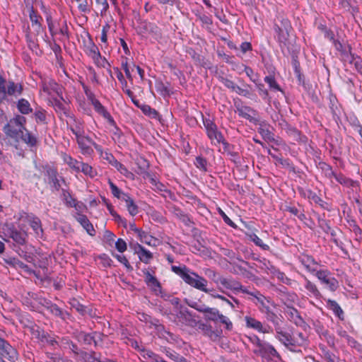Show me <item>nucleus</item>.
I'll return each mask as SVG.
<instances>
[{"label": "nucleus", "mask_w": 362, "mask_h": 362, "mask_svg": "<svg viewBox=\"0 0 362 362\" xmlns=\"http://www.w3.org/2000/svg\"><path fill=\"white\" fill-rule=\"evenodd\" d=\"M24 90V86L21 83H15L13 81L6 80L0 75V104L6 102L13 103L16 102L10 99V96L18 97L21 95Z\"/></svg>", "instance_id": "nucleus-1"}, {"label": "nucleus", "mask_w": 362, "mask_h": 362, "mask_svg": "<svg viewBox=\"0 0 362 362\" xmlns=\"http://www.w3.org/2000/svg\"><path fill=\"white\" fill-rule=\"evenodd\" d=\"M275 30L278 33V40L280 43L281 48L283 53L286 55L284 46L288 45V43H294L295 38L291 36L290 33L293 31L291 22L288 18L283 16H279L274 24Z\"/></svg>", "instance_id": "nucleus-2"}, {"label": "nucleus", "mask_w": 362, "mask_h": 362, "mask_svg": "<svg viewBox=\"0 0 362 362\" xmlns=\"http://www.w3.org/2000/svg\"><path fill=\"white\" fill-rule=\"evenodd\" d=\"M263 305L262 313L265 314L266 319L268 322H271L274 328L276 334V338L281 340L288 341V336L286 335V330L284 327V318L279 314L277 315L269 306L265 305L264 302L261 301Z\"/></svg>", "instance_id": "nucleus-3"}, {"label": "nucleus", "mask_w": 362, "mask_h": 362, "mask_svg": "<svg viewBox=\"0 0 362 362\" xmlns=\"http://www.w3.org/2000/svg\"><path fill=\"white\" fill-rule=\"evenodd\" d=\"M27 119L21 115H16L11 118L3 127V132L7 137L14 139L18 142L20 133L25 129Z\"/></svg>", "instance_id": "nucleus-4"}, {"label": "nucleus", "mask_w": 362, "mask_h": 362, "mask_svg": "<svg viewBox=\"0 0 362 362\" xmlns=\"http://www.w3.org/2000/svg\"><path fill=\"white\" fill-rule=\"evenodd\" d=\"M258 344L259 346L257 349L253 350V353L263 358H265L267 361L272 360V358H277L281 359V356L276 350V349L267 342L259 343Z\"/></svg>", "instance_id": "nucleus-5"}, {"label": "nucleus", "mask_w": 362, "mask_h": 362, "mask_svg": "<svg viewBox=\"0 0 362 362\" xmlns=\"http://www.w3.org/2000/svg\"><path fill=\"white\" fill-rule=\"evenodd\" d=\"M318 281L325 288L331 291H334L339 286L338 281L334 274L327 269L318 270Z\"/></svg>", "instance_id": "nucleus-6"}, {"label": "nucleus", "mask_w": 362, "mask_h": 362, "mask_svg": "<svg viewBox=\"0 0 362 362\" xmlns=\"http://www.w3.org/2000/svg\"><path fill=\"white\" fill-rule=\"evenodd\" d=\"M281 129L284 131L289 139L291 144H295L299 142H305L306 137L302 136L300 131L293 127L286 121L280 123Z\"/></svg>", "instance_id": "nucleus-7"}, {"label": "nucleus", "mask_w": 362, "mask_h": 362, "mask_svg": "<svg viewBox=\"0 0 362 362\" xmlns=\"http://www.w3.org/2000/svg\"><path fill=\"white\" fill-rule=\"evenodd\" d=\"M204 313V318L207 321L217 322L219 320L221 323L226 325V328L228 330H231L233 324L229 321L226 317L219 313V311L216 308H209L208 309L202 310Z\"/></svg>", "instance_id": "nucleus-8"}, {"label": "nucleus", "mask_w": 362, "mask_h": 362, "mask_svg": "<svg viewBox=\"0 0 362 362\" xmlns=\"http://www.w3.org/2000/svg\"><path fill=\"white\" fill-rule=\"evenodd\" d=\"M17 359L16 350L5 339L0 340V362L14 361Z\"/></svg>", "instance_id": "nucleus-9"}, {"label": "nucleus", "mask_w": 362, "mask_h": 362, "mask_svg": "<svg viewBox=\"0 0 362 362\" xmlns=\"http://www.w3.org/2000/svg\"><path fill=\"white\" fill-rule=\"evenodd\" d=\"M203 123L206 130V134L209 139L211 141L216 140L218 144L224 141L223 134L218 131L217 125L210 119H203Z\"/></svg>", "instance_id": "nucleus-10"}, {"label": "nucleus", "mask_w": 362, "mask_h": 362, "mask_svg": "<svg viewBox=\"0 0 362 362\" xmlns=\"http://www.w3.org/2000/svg\"><path fill=\"white\" fill-rule=\"evenodd\" d=\"M286 49L288 54H290L291 56V63L294 68V71L296 74L297 75L299 81H300L301 78V74H300V62L298 59V55L300 52V47L296 43H288V45L284 46V49Z\"/></svg>", "instance_id": "nucleus-11"}, {"label": "nucleus", "mask_w": 362, "mask_h": 362, "mask_svg": "<svg viewBox=\"0 0 362 362\" xmlns=\"http://www.w3.org/2000/svg\"><path fill=\"white\" fill-rule=\"evenodd\" d=\"M286 335L288 337V341L281 340L280 341L291 350H293V348L298 346H302L305 341L304 334L300 332L296 333V336L294 334H291L286 331Z\"/></svg>", "instance_id": "nucleus-12"}, {"label": "nucleus", "mask_w": 362, "mask_h": 362, "mask_svg": "<svg viewBox=\"0 0 362 362\" xmlns=\"http://www.w3.org/2000/svg\"><path fill=\"white\" fill-rule=\"evenodd\" d=\"M177 316L188 326L194 327L198 325L199 322L195 319L196 315L193 314L187 308H184L182 305H180V310Z\"/></svg>", "instance_id": "nucleus-13"}, {"label": "nucleus", "mask_w": 362, "mask_h": 362, "mask_svg": "<svg viewBox=\"0 0 362 362\" xmlns=\"http://www.w3.org/2000/svg\"><path fill=\"white\" fill-rule=\"evenodd\" d=\"M143 273L145 275V283L148 287H149L151 291L156 294L158 295V292L160 293H162V286L160 281L157 279V278L153 276L148 270L144 269Z\"/></svg>", "instance_id": "nucleus-14"}, {"label": "nucleus", "mask_w": 362, "mask_h": 362, "mask_svg": "<svg viewBox=\"0 0 362 362\" xmlns=\"http://www.w3.org/2000/svg\"><path fill=\"white\" fill-rule=\"evenodd\" d=\"M106 159L110 164L114 166L121 174L124 175L127 178L133 179L134 174L129 171L128 169L120 162H119L112 153H107L104 158Z\"/></svg>", "instance_id": "nucleus-15"}, {"label": "nucleus", "mask_w": 362, "mask_h": 362, "mask_svg": "<svg viewBox=\"0 0 362 362\" xmlns=\"http://www.w3.org/2000/svg\"><path fill=\"white\" fill-rule=\"evenodd\" d=\"M87 35L88 40H83V46L86 48V51L89 52L88 54L89 55H91L95 63L98 64L99 63V59H101V54L97 45L94 43L90 35L88 33Z\"/></svg>", "instance_id": "nucleus-16"}, {"label": "nucleus", "mask_w": 362, "mask_h": 362, "mask_svg": "<svg viewBox=\"0 0 362 362\" xmlns=\"http://www.w3.org/2000/svg\"><path fill=\"white\" fill-rule=\"evenodd\" d=\"M245 320L246 322V326L249 328H252L264 334L273 332V329H272L271 327L268 325L263 326L260 321L256 320L254 317L250 316H245Z\"/></svg>", "instance_id": "nucleus-17"}, {"label": "nucleus", "mask_w": 362, "mask_h": 362, "mask_svg": "<svg viewBox=\"0 0 362 362\" xmlns=\"http://www.w3.org/2000/svg\"><path fill=\"white\" fill-rule=\"evenodd\" d=\"M318 29L320 30L322 34L324 35L325 39H327L330 42L333 43L337 50L344 52H345V49H344V46L342 43L334 38V31L327 28L325 25H320L318 27Z\"/></svg>", "instance_id": "nucleus-18"}, {"label": "nucleus", "mask_w": 362, "mask_h": 362, "mask_svg": "<svg viewBox=\"0 0 362 362\" xmlns=\"http://www.w3.org/2000/svg\"><path fill=\"white\" fill-rule=\"evenodd\" d=\"M9 237L12 238L16 243L19 245H24L26 243L27 233L25 232L19 231L15 228L14 226L12 225L11 228L8 229Z\"/></svg>", "instance_id": "nucleus-19"}, {"label": "nucleus", "mask_w": 362, "mask_h": 362, "mask_svg": "<svg viewBox=\"0 0 362 362\" xmlns=\"http://www.w3.org/2000/svg\"><path fill=\"white\" fill-rule=\"evenodd\" d=\"M220 283L227 289L240 291L241 290L243 293L253 295L252 293H249L246 289L243 288L241 284L236 281H230L226 278L219 279Z\"/></svg>", "instance_id": "nucleus-20"}, {"label": "nucleus", "mask_w": 362, "mask_h": 362, "mask_svg": "<svg viewBox=\"0 0 362 362\" xmlns=\"http://www.w3.org/2000/svg\"><path fill=\"white\" fill-rule=\"evenodd\" d=\"M76 220L81 223L83 228L86 230V232L91 236H94L95 233V230L93 228V224L90 222L88 217L82 214H78V217Z\"/></svg>", "instance_id": "nucleus-21"}, {"label": "nucleus", "mask_w": 362, "mask_h": 362, "mask_svg": "<svg viewBox=\"0 0 362 362\" xmlns=\"http://www.w3.org/2000/svg\"><path fill=\"white\" fill-rule=\"evenodd\" d=\"M192 274L195 276L194 282L193 284V287L199 289L205 293H210L214 291V289H209L206 288L207 281L204 277L199 276L197 274L194 272H192Z\"/></svg>", "instance_id": "nucleus-22"}, {"label": "nucleus", "mask_w": 362, "mask_h": 362, "mask_svg": "<svg viewBox=\"0 0 362 362\" xmlns=\"http://www.w3.org/2000/svg\"><path fill=\"white\" fill-rule=\"evenodd\" d=\"M28 328L31 334L42 342L45 341L47 338L49 337V334L37 325L30 326Z\"/></svg>", "instance_id": "nucleus-23"}, {"label": "nucleus", "mask_w": 362, "mask_h": 362, "mask_svg": "<svg viewBox=\"0 0 362 362\" xmlns=\"http://www.w3.org/2000/svg\"><path fill=\"white\" fill-rule=\"evenodd\" d=\"M258 132L262 135L264 140L269 142H275L274 134L269 130V125L264 122L260 124Z\"/></svg>", "instance_id": "nucleus-24"}, {"label": "nucleus", "mask_w": 362, "mask_h": 362, "mask_svg": "<svg viewBox=\"0 0 362 362\" xmlns=\"http://www.w3.org/2000/svg\"><path fill=\"white\" fill-rule=\"evenodd\" d=\"M57 175H58V173H57V169H55L54 168H51V167H48L46 169V175L49 178V183L52 182L53 187H54V189L58 191V190H59L61 185L59 184V180L57 178Z\"/></svg>", "instance_id": "nucleus-25"}, {"label": "nucleus", "mask_w": 362, "mask_h": 362, "mask_svg": "<svg viewBox=\"0 0 362 362\" xmlns=\"http://www.w3.org/2000/svg\"><path fill=\"white\" fill-rule=\"evenodd\" d=\"M192 231L194 233H193L194 238H198L199 237L201 236L200 234H199V235L197 234L198 230L197 228H194ZM191 247L192 248V252L194 253H197V252H199L204 255H206L209 252L208 248H206L204 245H203L199 239H197V243L192 245Z\"/></svg>", "instance_id": "nucleus-26"}, {"label": "nucleus", "mask_w": 362, "mask_h": 362, "mask_svg": "<svg viewBox=\"0 0 362 362\" xmlns=\"http://www.w3.org/2000/svg\"><path fill=\"white\" fill-rule=\"evenodd\" d=\"M288 320L293 322L297 326H300L304 323L303 318L300 317L299 312L293 307H288L286 310Z\"/></svg>", "instance_id": "nucleus-27"}, {"label": "nucleus", "mask_w": 362, "mask_h": 362, "mask_svg": "<svg viewBox=\"0 0 362 362\" xmlns=\"http://www.w3.org/2000/svg\"><path fill=\"white\" fill-rule=\"evenodd\" d=\"M19 138L30 147L35 146L37 144V138L33 135L26 128L23 133H20Z\"/></svg>", "instance_id": "nucleus-28"}, {"label": "nucleus", "mask_w": 362, "mask_h": 362, "mask_svg": "<svg viewBox=\"0 0 362 362\" xmlns=\"http://www.w3.org/2000/svg\"><path fill=\"white\" fill-rule=\"evenodd\" d=\"M122 200L126 202L127 208L129 214L132 216H136L139 212V209L133 199L131 198L127 194H123Z\"/></svg>", "instance_id": "nucleus-29"}, {"label": "nucleus", "mask_w": 362, "mask_h": 362, "mask_svg": "<svg viewBox=\"0 0 362 362\" xmlns=\"http://www.w3.org/2000/svg\"><path fill=\"white\" fill-rule=\"evenodd\" d=\"M15 104H16L18 112L22 115H28L33 112V108L26 99L21 98Z\"/></svg>", "instance_id": "nucleus-30"}, {"label": "nucleus", "mask_w": 362, "mask_h": 362, "mask_svg": "<svg viewBox=\"0 0 362 362\" xmlns=\"http://www.w3.org/2000/svg\"><path fill=\"white\" fill-rule=\"evenodd\" d=\"M140 110L142 111V112L148 116L149 117L152 119H157L158 120H160V113L156 110L153 108H151L150 105H140L139 107Z\"/></svg>", "instance_id": "nucleus-31"}, {"label": "nucleus", "mask_w": 362, "mask_h": 362, "mask_svg": "<svg viewBox=\"0 0 362 362\" xmlns=\"http://www.w3.org/2000/svg\"><path fill=\"white\" fill-rule=\"evenodd\" d=\"M76 339H78V341H82L83 344L86 345H90L92 342H94L95 346L98 345L94 336L89 333L79 332L76 335Z\"/></svg>", "instance_id": "nucleus-32"}, {"label": "nucleus", "mask_w": 362, "mask_h": 362, "mask_svg": "<svg viewBox=\"0 0 362 362\" xmlns=\"http://www.w3.org/2000/svg\"><path fill=\"white\" fill-rule=\"evenodd\" d=\"M327 306L329 309L332 310L336 316H337L339 319H344V312L339 305L334 300H332L328 299L327 300Z\"/></svg>", "instance_id": "nucleus-33"}, {"label": "nucleus", "mask_w": 362, "mask_h": 362, "mask_svg": "<svg viewBox=\"0 0 362 362\" xmlns=\"http://www.w3.org/2000/svg\"><path fill=\"white\" fill-rule=\"evenodd\" d=\"M25 39L29 49L33 52H35L37 54V50H40L38 45L39 38L33 37L30 32H28L25 35Z\"/></svg>", "instance_id": "nucleus-34"}, {"label": "nucleus", "mask_w": 362, "mask_h": 362, "mask_svg": "<svg viewBox=\"0 0 362 362\" xmlns=\"http://www.w3.org/2000/svg\"><path fill=\"white\" fill-rule=\"evenodd\" d=\"M349 230L354 234V238L358 242H361L362 240V230L358 226L356 222L354 220H351L348 222Z\"/></svg>", "instance_id": "nucleus-35"}, {"label": "nucleus", "mask_w": 362, "mask_h": 362, "mask_svg": "<svg viewBox=\"0 0 362 362\" xmlns=\"http://www.w3.org/2000/svg\"><path fill=\"white\" fill-rule=\"evenodd\" d=\"M62 199L65 202L66 205L69 207L76 208V205H78V202L74 198H73L69 191L62 189Z\"/></svg>", "instance_id": "nucleus-36"}, {"label": "nucleus", "mask_w": 362, "mask_h": 362, "mask_svg": "<svg viewBox=\"0 0 362 362\" xmlns=\"http://www.w3.org/2000/svg\"><path fill=\"white\" fill-rule=\"evenodd\" d=\"M174 213L175 216L187 226H189L191 223L194 222L191 220L187 214L182 211L179 208L174 209Z\"/></svg>", "instance_id": "nucleus-37"}, {"label": "nucleus", "mask_w": 362, "mask_h": 362, "mask_svg": "<svg viewBox=\"0 0 362 362\" xmlns=\"http://www.w3.org/2000/svg\"><path fill=\"white\" fill-rule=\"evenodd\" d=\"M51 314L65 320V316L68 315L66 311L62 310L57 304L52 303L49 305L47 310Z\"/></svg>", "instance_id": "nucleus-38"}, {"label": "nucleus", "mask_w": 362, "mask_h": 362, "mask_svg": "<svg viewBox=\"0 0 362 362\" xmlns=\"http://www.w3.org/2000/svg\"><path fill=\"white\" fill-rule=\"evenodd\" d=\"M221 144L223 146L224 152H226L229 156L235 158L238 157V153L235 151V146L233 144H229L224 139V141H221Z\"/></svg>", "instance_id": "nucleus-39"}, {"label": "nucleus", "mask_w": 362, "mask_h": 362, "mask_svg": "<svg viewBox=\"0 0 362 362\" xmlns=\"http://www.w3.org/2000/svg\"><path fill=\"white\" fill-rule=\"evenodd\" d=\"M264 81L267 83H268V85L271 89H274V90L280 91L282 93L283 95H284V91L281 88L280 86L276 81V79L273 75H269V76H265Z\"/></svg>", "instance_id": "nucleus-40"}, {"label": "nucleus", "mask_w": 362, "mask_h": 362, "mask_svg": "<svg viewBox=\"0 0 362 362\" xmlns=\"http://www.w3.org/2000/svg\"><path fill=\"white\" fill-rule=\"evenodd\" d=\"M161 351L163 353H165L168 358H170L175 362H180V359H182L183 357L182 356L180 355L179 354L176 353L174 351H170V349L167 347H162Z\"/></svg>", "instance_id": "nucleus-41"}, {"label": "nucleus", "mask_w": 362, "mask_h": 362, "mask_svg": "<svg viewBox=\"0 0 362 362\" xmlns=\"http://www.w3.org/2000/svg\"><path fill=\"white\" fill-rule=\"evenodd\" d=\"M256 86L259 90V94L262 96L264 100H267V102L271 101V97L269 95L268 90L265 88L264 85L262 83H258L257 80L256 81Z\"/></svg>", "instance_id": "nucleus-42"}, {"label": "nucleus", "mask_w": 362, "mask_h": 362, "mask_svg": "<svg viewBox=\"0 0 362 362\" xmlns=\"http://www.w3.org/2000/svg\"><path fill=\"white\" fill-rule=\"evenodd\" d=\"M156 90L158 93H160L163 97L170 95V90L166 86H165V84L161 81L156 82Z\"/></svg>", "instance_id": "nucleus-43"}, {"label": "nucleus", "mask_w": 362, "mask_h": 362, "mask_svg": "<svg viewBox=\"0 0 362 362\" xmlns=\"http://www.w3.org/2000/svg\"><path fill=\"white\" fill-rule=\"evenodd\" d=\"M91 104L93 105L95 110L102 116L103 115H109V112L106 110V108L100 103V102L98 99H95L91 102Z\"/></svg>", "instance_id": "nucleus-44"}, {"label": "nucleus", "mask_w": 362, "mask_h": 362, "mask_svg": "<svg viewBox=\"0 0 362 362\" xmlns=\"http://www.w3.org/2000/svg\"><path fill=\"white\" fill-rule=\"evenodd\" d=\"M138 236L140 239V240L146 244V245H152V243L151 241L153 240H156V238H154L152 235H149L147 232L146 231H144V230H141V232L138 234Z\"/></svg>", "instance_id": "nucleus-45"}, {"label": "nucleus", "mask_w": 362, "mask_h": 362, "mask_svg": "<svg viewBox=\"0 0 362 362\" xmlns=\"http://www.w3.org/2000/svg\"><path fill=\"white\" fill-rule=\"evenodd\" d=\"M70 305L72 308H75L76 310L82 315H84L86 313V307L80 303V302L76 298H72L70 300Z\"/></svg>", "instance_id": "nucleus-46"}, {"label": "nucleus", "mask_w": 362, "mask_h": 362, "mask_svg": "<svg viewBox=\"0 0 362 362\" xmlns=\"http://www.w3.org/2000/svg\"><path fill=\"white\" fill-rule=\"evenodd\" d=\"M139 257L140 261H141L142 262L145 264H148L150 261L153 259V256L150 251L144 248V250H142L141 252L139 253Z\"/></svg>", "instance_id": "nucleus-47"}, {"label": "nucleus", "mask_w": 362, "mask_h": 362, "mask_svg": "<svg viewBox=\"0 0 362 362\" xmlns=\"http://www.w3.org/2000/svg\"><path fill=\"white\" fill-rule=\"evenodd\" d=\"M250 240H252L256 245L260 247L264 250H269V246L267 244H264L262 240L255 233L249 235Z\"/></svg>", "instance_id": "nucleus-48"}, {"label": "nucleus", "mask_w": 362, "mask_h": 362, "mask_svg": "<svg viewBox=\"0 0 362 362\" xmlns=\"http://www.w3.org/2000/svg\"><path fill=\"white\" fill-rule=\"evenodd\" d=\"M207 160L205 158L202 156L196 157L194 164L197 166V168H198L204 172L207 171Z\"/></svg>", "instance_id": "nucleus-49"}, {"label": "nucleus", "mask_w": 362, "mask_h": 362, "mask_svg": "<svg viewBox=\"0 0 362 362\" xmlns=\"http://www.w3.org/2000/svg\"><path fill=\"white\" fill-rule=\"evenodd\" d=\"M108 184L110 185L113 196L117 199H122L123 194L124 193L122 192V190L119 189L110 179L108 180Z\"/></svg>", "instance_id": "nucleus-50"}, {"label": "nucleus", "mask_w": 362, "mask_h": 362, "mask_svg": "<svg viewBox=\"0 0 362 362\" xmlns=\"http://www.w3.org/2000/svg\"><path fill=\"white\" fill-rule=\"evenodd\" d=\"M80 171L83 172L86 175H89L90 177H93L96 175V173H94L92 166L88 163H81Z\"/></svg>", "instance_id": "nucleus-51"}, {"label": "nucleus", "mask_w": 362, "mask_h": 362, "mask_svg": "<svg viewBox=\"0 0 362 362\" xmlns=\"http://www.w3.org/2000/svg\"><path fill=\"white\" fill-rule=\"evenodd\" d=\"M141 351L144 352V354L143 356L144 358H151L152 361L151 362H160L161 361V357L158 356V354H155L154 352L150 351V350H145L142 349Z\"/></svg>", "instance_id": "nucleus-52"}, {"label": "nucleus", "mask_w": 362, "mask_h": 362, "mask_svg": "<svg viewBox=\"0 0 362 362\" xmlns=\"http://www.w3.org/2000/svg\"><path fill=\"white\" fill-rule=\"evenodd\" d=\"M29 17L33 25H36L41 23L40 20H42V18L40 15L37 14V11L34 10L33 6L30 11Z\"/></svg>", "instance_id": "nucleus-53"}, {"label": "nucleus", "mask_w": 362, "mask_h": 362, "mask_svg": "<svg viewBox=\"0 0 362 362\" xmlns=\"http://www.w3.org/2000/svg\"><path fill=\"white\" fill-rule=\"evenodd\" d=\"M320 349H322L323 357L326 360V362H338V359L335 355L325 350L324 346H320Z\"/></svg>", "instance_id": "nucleus-54"}, {"label": "nucleus", "mask_w": 362, "mask_h": 362, "mask_svg": "<svg viewBox=\"0 0 362 362\" xmlns=\"http://www.w3.org/2000/svg\"><path fill=\"white\" fill-rule=\"evenodd\" d=\"M338 182L349 187H355L357 186V182H355L349 178H346L344 176H340L337 178Z\"/></svg>", "instance_id": "nucleus-55"}, {"label": "nucleus", "mask_w": 362, "mask_h": 362, "mask_svg": "<svg viewBox=\"0 0 362 362\" xmlns=\"http://www.w3.org/2000/svg\"><path fill=\"white\" fill-rule=\"evenodd\" d=\"M77 143L79 146V147L81 148V150L83 151V153H90V152L93 151L92 148L87 145L86 143L85 139L82 138V136L81 137H78L77 139Z\"/></svg>", "instance_id": "nucleus-56"}, {"label": "nucleus", "mask_w": 362, "mask_h": 362, "mask_svg": "<svg viewBox=\"0 0 362 362\" xmlns=\"http://www.w3.org/2000/svg\"><path fill=\"white\" fill-rule=\"evenodd\" d=\"M192 58L194 59V61L196 62H197L198 65L203 66L204 68H206L208 66V64H207L206 61L205 60V58L204 57L201 56L200 54L195 53L192 56Z\"/></svg>", "instance_id": "nucleus-57"}, {"label": "nucleus", "mask_w": 362, "mask_h": 362, "mask_svg": "<svg viewBox=\"0 0 362 362\" xmlns=\"http://www.w3.org/2000/svg\"><path fill=\"white\" fill-rule=\"evenodd\" d=\"M220 81L228 88L231 89L232 90H235L236 89V85L230 79L227 78H224L223 76L220 77Z\"/></svg>", "instance_id": "nucleus-58"}, {"label": "nucleus", "mask_w": 362, "mask_h": 362, "mask_svg": "<svg viewBox=\"0 0 362 362\" xmlns=\"http://www.w3.org/2000/svg\"><path fill=\"white\" fill-rule=\"evenodd\" d=\"M18 259L13 257H2V261L4 264H6L12 267L16 268V264L18 262Z\"/></svg>", "instance_id": "nucleus-59"}, {"label": "nucleus", "mask_w": 362, "mask_h": 362, "mask_svg": "<svg viewBox=\"0 0 362 362\" xmlns=\"http://www.w3.org/2000/svg\"><path fill=\"white\" fill-rule=\"evenodd\" d=\"M127 247L126 242L122 238L117 239L115 243V247L119 252H124L127 250Z\"/></svg>", "instance_id": "nucleus-60"}, {"label": "nucleus", "mask_w": 362, "mask_h": 362, "mask_svg": "<svg viewBox=\"0 0 362 362\" xmlns=\"http://www.w3.org/2000/svg\"><path fill=\"white\" fill-rule=\"evenodd\" d=\"M45 110H37L35 112L34 115L35 117V120L37 122H44L45 123L46 120V115H45Z\"/></svg>", "instance_id": "nucleus-61"}, {"label": "nucleus", "mask_w": 362, "mask_h": 362, "mask_svg": "<svg viewBox=\"0 0 362 362\" xmlns=\"http://www.w3.org/2000/svg\"><path fill=\"white\" fill-rule=\"evenodd\" d=\"M18 255L24 258L28 262L33 263L36 266V264L35 263V257L33 254H28V252L21 250V253L18 252Z\"/></svg>", "instance_id": "nucleus-62"}, {"label": "nucleus", "mask_w": 362, "mask_h": 362, "mask_svg": "<svg viewBox=\"0 0 362 362\" xmlns=\"http://www.w3.org/2000/svg\"><path fill=\"white\" fill-rule=\"evenodd\" d=\"M81 86L83 87V89L84 90V93L88 99V100L90 101V103L95 99V96L93 93L91 92V90L89 89V88L84 83H81Z\"/></svg>", "instance_id": "nucleus-63"}, {"label": "nucleus", "mask_w": 362, "mask_h": 362, "mask_svg": "<svg viewBox=\"0 0 362 362\" xmlns=\"http://www.w3.org/2000/svg\"><path fill=\"white\" fill-rule=\"evenodd\" d=\"M69 165L75 170L76 172L80 171V163L81 162H78L75 159H73L71 157H69V160L66 161Z\"/></svg>", "instance_id": "nucleus-64"}]
</instances>
